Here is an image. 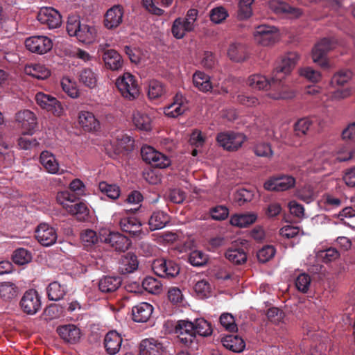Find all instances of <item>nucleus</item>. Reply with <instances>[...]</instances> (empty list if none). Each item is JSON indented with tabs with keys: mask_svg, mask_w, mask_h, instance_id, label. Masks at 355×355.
<instances>
[{
	"mask_svg": "<svg viewBox=\"0 0 355 355\" xmlns=\"http://www.w3.org/2000/svg\"><path fill=\"white\" fill-rule=\"evenodd\" d=\"M299 55L296 52H288L277 62L270 79L260 74H254L248 78V84L259 90L270 89L268 93L271 98L289 99L295 93L284 82L286 75L289 74L297 64Z\"/></svg>",
	"mask_w": 355,
	"mask_h": 355,
	"instance_id": "1",
	"label": "nucleus"
},
{
	"mask_svg": "<svg viewBox=\"0 0 355 355\" xmlns=\"http://www.w3.org/2000/svg\"><path fill=\"white\" fill-rule=\"evenodd\" d=\"M212 334L211 324L203 318H198L195 322L187 320H179V342L187 346L191 344L196 334L207 337Z\"/></svg>",
	"mask_w": 355,
	"mask_h": 355,
	"instance_id": "2",
	"label": "nucleus"
},
{
	"mask_svg": "<svg viewBox=\"0 0 355 355\" xmlns=\"http://www.w3.org/2000/svg\"><path fill=\"white\" fill-rule=\"evenodd\" d=\"M67 31L70 36H76L80 42L89 43L95 37L96 30L94 26L81 24L77 16L68 18Z\"/></svg>",
	"mask_w": 355,
	"mask_h": 355,
	"instance_id": "3",
	"label": "nucleus"
},
{
	"mask_svg": "<svg viewBox=\"0 0 355 355\" xmlns=\"http://www.w3.org/2000/svg\"><path fill=\"white\" fill-rule=\"evenodd\" d=\"M337 41L335 38L324 37L318 42L312 50V58L315 63L322 67H327L328 62L327 54L329 51L336 48Z\"/></svg>",
	"mask_w": 355,
	"mask_h": 355,
	"instance_id": "4",
	"label": "nucleus"
},
{
	"mask_svg": "<svg viewBox=\"0 0 355 355\" xmlns=\"http://www.w3.org/2000/svg\"><path fill=\"white\" fill-rule=\"evenodd\" d=\"M218 144L228 151L237 150L246 139L245 135L234 131L219 132L216 136Z\"/></svg>",
	"mask_w": 355,
	"mask_h": 355,
	"instance_id": "5",
	"label": "nucleus"
},
{
	"mask_svg": "<svg viewBox=\"0 0 355 355\" xmlns=\"http://www.w3.org/2000/svg\"><path fill=\"white\" fill-rule=\"evenodd\" d=\"M296 179L288 174H277L269 178L264 183L266 190L270 191H285L295 187Z\"/></svg>",
	"mask_w": 355,
	"mask_h": 355,
	"instance_id": "6",
	"label": "nucleus"
},
{
	"mask_svg": "<svg viewBox=\"0 0 355 355\" xmlns=\"http://www.w3.org/2000/svg\"><path fill=\"white\" fill-rule=\"evenodd\" d=\"M253 35L256 42L263 46H272L279 39L277 28L275 26L266 24L257 26Z\"/></svg>",
	"mask_w": 355,
	"mask_h": 355,
	"instance_id": "7",
	"label": "nucleus"
},
{
	"mask_svg": "<svg viewBox=\"0 0 355 355\" xmlns=\"http://www.w3.org/2000/svg\"><path fill=\"white\" fill-rule=\"evenodd\" d=\"M116 85L121 95L128 100H133L139 96V89L135 77L129 73H125L118 78Z\"/></svg>",
	"mask_w": 355,
	"mask_h": 355,
	"instance_id": "8",
	"label": "nucleus"
},
{
	"mask_svg": "<svg viewBox=\"0 0 355 355\" xmlns=\"http://www.w3.org/2000/svg\"><path fill=\"white\" fill-rule=\"evenodd\" d=\"M38 21L50 29L59 27L62 24V17L59 12L51 7L40 8L37 14Z\"/></svg>",
	"mask_w": 355,
	"mask_h": 355,
	"instance_id": "9",
	"label": "nucleus"
},
{
	"mask_svg": "<svg viewBox=\"0 0 355 355\" xmlns=\"http://www.w3.org/2000/svg\"><path fill=\"white\" fill-rule=\"evenodd\" d=\"M23 311L28 315L35 314L41 307L40 297L35 290L27 291L20 301Z\"/></svg>",
	"mask_w": 355,
	"mask_h": 355,
	"instance_id": "10",
	"label": "nucleus"
},
{
	"mask_svg": "<svg viewBox=\"0 0 355 355\" xmlns=\"http://www.w3.org/2000/svg\"><path fill=\"white\" fill-rule=\"evenodd\" d=\"M101 242L109 244L115 251L125 252L131 245V241L125 236L119 232H109L101 236Z\"/></svg>",
	"mask_w": 355,
	"mask_h": 355,
	"instance_id": "11",
	"label": "nucleus"
},
{
	"mask_svg": "<svg viewBox=\"0 0 355 355\" xmlns=\"http://www.w3.org/2000/svg\"><path fill=\"white\" fill-rule=\"evenodd\" d=\"M25 45L28 50L38 54H44L52 49L51 40L46 36H33L27 38Z\"/></svg>",
	"mask_w": 355,
	"mask_h": 355,
	"instance_id": "12",
	"label": "nucleus"
},
{
	"mask_svg": "<svg viewBox=\"0 0 355 355\" xmlns=\"http://www.w3.org/2000/svg\"><path fill=\"white\" fill-rule=\"evenodd\" d=\"M35 100L42 108L51 112L54 115L60 116L63 112L61 103L51 95L39 92L35 96Z\"/></svg>",
	"mask_w": 355,
	"mask_h": 355,
	"instance_id": "13",
	"label": "nucleus"
},
{
	"mask_svg": "<svg viewBox=\"0 0 355 355\" xmlns=\"http://www.w3.org/2000/svg\"><path fill=\"white\" fill-rule=\"evenodd\" d=\"M35 237L41 245L50 246L56 242L58 236L53 227L46 223H42L35 230Z\"/></svg>",
	"mask_w": 355,
	"mask_h": 355,
	"instance_id": "14",
	"label": "nucleus"
},
{
	"mask_svg": "<svg viewBox=\"0 0 355 355\" xmlns=\"http://www.w3.org/2000/svg\"><path fill=\"white\" fill-rule=\"evenodd\" d=\"M124 10L121 5H114L105 14L104 26L107 29L117 28L123 21Z\"/></svg>",
	"mask_w": 355,
	"mask_h": 355,
	"instance_id": "15",
	"label": "nucleus"
},
{
	"mask_svg": "<svg viewBox=\"0 0 355 355\" xmlns=\"http://www.w3.org/2000/svg\"><path fill=\"white\" fill-rule=\"evenodd\" d=\"M164 352L171 354L167 347L154 338L143 340L139 345V355H162Z\"/></svg>",
	"mask_w": 355,
	"mask_h": 355,
	"instance_id": "16",
	"label": "nucleus"
},
{
	"mask_svg": "<svg viewBox=\"0 0 355 355\" xmlns=\"http://www.w3.org/2000/svg\"><path fill=\"white\" fill-rule=\"evenodd\" d=\"M119 224L121 230L133 238L139 239L145 235L142 231L141 223L135 217L123 218L120 220Z\"/></svg>",
	"mask_w": 355,
	"mask_h": 355,
	"instance_id": "17",
	"label": "nucleus"
},
{
	"mask_svg": "<svg viewBox=\"0 0 355 355\" xmlns=\"http://www.w3.org/2000/svg\"><path fill=\"white\" fill-rule=\"evenodd\" d=\"M153 269L157 275L168 279H173L178 275L177 263L171 260H157L153 264Z\"/></svg>",
	"mask_w": 355,
	"mask_h": 355,
	"instance_id": "18",
	"label": "nucleus"
},
{
	"mask_svg": "<svg viewBox=\"0 0 355 355\" xmlns=\"http://www.w3.org/2000/svg\"><path fill=\"white\" fill-rule=\"evenodd\" d=\"M16 121L21 124L24 132L31 135L37 126L36 117L33 112L26 110L16 114Z\"/></svg>",
	"mask_w": 355,
	"mask_h": 355,
	"instance_id": "19",
	"label": "nucleus"
},
{
	"mask_svg": "<svg viewBox=\"0 0 355 355\" xmlns=\"http://www.w3.org/2000/svg\"><path fill=\"white\" fill-rule=\"evenodd\" d=\"M57 332L62 340L71 344L76 343L80 338V329L71 324L58 327Z\"/></svg>",
	"mask_w": 355,
	"mask_h": 355,
	"instance_id": "20",
	"label": "nucleus"
},
{
	"mask_svg": "<svg viewBox=\"0 0 355 355\" xmlns=\"http://www.w3.org/2000/svg\"><path fill=\"white\" fill-rule=\"evenodd\" d=\"M153 306L147 302H141L132 309V319L137 322H146L153 313Z\"/></svg>",
	"mask_w": 355,
	"mask_h": 355,
	"instance_id": "21",
	"label": "nucleus"
},
{
	"mask_svg": "<svg viewBox=\"0 0 355 355\" xmlns=\"http://www.w3.org/2000/svg\"><path fill=\"white\" fill-rule=\"evenodd\" d=\"M64 209L80 221H85L89 217V210L84 202H78L73 204L64 202Z\"/></svg>",
	"mask_w": 355,
	"mask_h": 355,
	"instance_id": "22",
	"label": "nucleus"
},
{
	"mask_svg": "<svg viewBox=\"0 0 355 355\" xmlns=\"http://www.w3.org/2000/svg\"><path fill=\"white\" fill-rule=\"evenodd\" d=\"M121 343L122 338L116 331H110L105 335L104 345L108 354H116L119 351Z\"/></svg>",
	"mask_w": 355,
	"mask_h": 355,
	"instance_id": "23",
	"label": "nucleus"
},
{
	"mask_svg": "<svg viewBox=\"0 0 355 355\" xmlns=\"http://www.w3.org/2000/svg\"><path fill=\"white\" fill-rule=\"evenodd\" d=\"M119 265V272L123 275H126L133 272L137 269L139 261L135 254L129 252L121 257Z\"/></svg>",
	"mask_w": 355,
	"mask_h": 355,
	"instance_id": "24",
	"label": "nucleus"
},
{
	"mask_svg": "<svg viewBox=\"0 0 355 355\" xmlns=\"http://www.w3.org/2000/svg\"><path fill=\"white\" fill-rule=\"evenodd\" d=\"M40 161L41 164L49 173H62L63 171L60 172L59 164L54 155L51 153L47 150L42 152L40 157Z\"/></svg>",
	"mask_w": 355,
	"mask_h": 355,
	"instance_id": "25",
	"label": "nucleus"
},
{
	"mask_svg": "<svg viewBox=\"0 0 355 355\" xmlns=\"http://www.w3.org/2000/svg\"><path fill=\"white\" fill-rule=\"evenodd\" d=\"M198 13V10L191 8L188 10L186 17L183 19L182 22L180 21V18L179 17V31L180 29L184 32H191L193 31L196 26ZM184 35V33L180 34L179 33V40L182 38Z\"/></svg>",
	"mask_w": 355,
	"mask_h": 355,
	"instance_id": "26",
	"label": "nucleus"
},
{
	"mask_svg": "<svg viewBox=\"0 0 355 355\" xmlns=\"http://www.w3.org/2000/svg\"><path fill=\"white\" fill-rule=\"evenodd\" d=\"M318 123L316 117H306L299 119L294 125V131L297 136L305 135L309 130L314 129Z\"/></svg>",
	"mask_w": 355,
	"mask_h": 355,
	"instance_id": "27",
	"label": "nucleus"
},
{
	"mask_svg": "<svg viewBox=\"0 0 355 355\" xmlns=\"http://www.w3.org/2000/svg\"><path fill=\"white\" fill-rule=\"evenodd\" d=\"M121 284L119 277L105 276L98 282V288L102 293H109L116 291Z\"/></svg>",
	"mask_w": 355,
	"mask_h": 355,
	"instance_id": "28",
	"label": "nucleus"
},
{
	"mask_svg": "<svg viewBox=\"0 0 355 355\" xmlns=\"http://www.w3.org/2000/svg\"><path fill=\"white\" fill-rule=\"evenodd\" d=\"M227 55L234 62H243L248 57L246 46L241 43H232L227 49Z\"/></svg>",
	"mask_w": 355,
	"mask_h": 355,
	"instance_id": "29",
	"label": "nucleus"
},
{
	"mask_svg": "<svg viewBox=\"0 0 355 355\" xmlns=\"http://www.w3.org/2000/svg\"><path fill=\"white\" fill-rule=\"evenodd\" d=\"M221 341L226 349L234 352H241L245 346L244 340L237 335H226Z\"/></svg>",
	"mask_w": 355,
	"mask_h": 355,
	"instance_id": "30",
	"label": "nucleus"
},
{
	"mask_svg": "<svg viewBox=\"0 0 355 355\" xmlns=\"http://www.w3.org/2000/svg\"><path fill=\"white\" fill-rule=\"evenodd\" d=\"M78 119L80 125L85 131H95L99 128V123L92 112L81 111Z\"/></svg>",
	"mask_w": 355,
	"mask_h": 355,
	"instance_id": "31",
	"label": "nucleus"
},
{
	"mask_svg": "<svg viewBox=\"0 0 355 355\" xmlns=\"http://www.w3.org/2000/svg\"><path fill=\"white\" fill-rule=\"evenodd\" d=\"M103 59L105 66L112 70H118L122 67L121 57L115 50L107 49L104 51Z\"/></svg>",
	"mask_w": 355,
	"mask_h": 355,
	"instance_id": "32",
	"label": "nucleus"
},
{
	"mask_svg": "<svg viewBox=\"0 0 355 355\" xmlns=\"http://www.w3.org/2000/svg\"><path fill=\"white\" fill-rule=\"evenodd\" d=\"M169 220V216L164 211H154L148 220L149 228L151 231L162 229Z\"/></svg>",
	"mask_w": 355,
	"mask_h": 355,
	"instance_id": "33",
	"label": "nucleus"
},
{
	"mask_svg": "<svg viewBox=\"0 0 355 355\" xmlns=\"http://www.w3.org/2000/svg\"><path fill=\"white\" fill-rule=\"evenodd\" d=\"M257 215L254 213L235 214L230 218V224L241 228L247 227L256 222Z\"/></svg>",
	"mask_w": 355,
	"mask_h": 355,
	"instance_id": "34",
	"label": "nucleus"
},
{
	"mask_svg": "<svg viewBox=\"0 0 355 355\" xmlns=\"http://www.w3.org/2000/svg\"><path fill=\"white\" fill-rule=\"evenodd\" d=\"M270 6L277 13H287L295 17H299L302 15V10L300 8L293 7L284 1H273L270 3Z\"/></svg>",
	"mask_w": 355,
	"mask_h": 355,
	"instance_id": "35",
	"label": "nucleus"
},
{
	"mask_svg": "<svg viewBox=\"0 0 355 355\" xmlns=\"http://www.w3.org/2000/svg\"><path fill=\"white\" fill-rule=\"evenodd\" d=\"M353 73L349 69H340L331 77L330 85L332 87H343L352 78Z\"/></svg>",
	"mask_w": 355,
	"mask_h": 355,
	"instance_id": "36",
	"label": "nucleus"
},
{
	"mask_svg": "<svg viewBox=\"0 0 355 355\" xmlns=\"http://www.w3.org/2000/svg\"><path fill=\"white\" fill-rule=\"evenodd\" d=\"M193 82L196 87L204 92L211 91L213 88L209 76L202 71L193 74Z\"/></svg>",
	"mask_w": 355,
	"mask_h": 355,
	"instance_id": "37",
	"label": "nucleus"
},
{
	"mask_svg": "<svg viewBox=\"0 0 355 355\" xmlns=\"http://www.w3.org/2000/svg\"><path fill=\"white\" fill-rule=\"evenodd\" d=\"M67 288L65 285L60 284L58 282L55 281L47 287V295L50 300L58 301L64 297L66 295Z\"/></svg>",
	"mask_w": 355,
	"mask_h": 355,
	"instance_id": "38",
	"label": "nucleus"
},
{
	"mask_svg": "<svg viewBox=\"0 0 355 355\" xmlns=\"http://www.w3.org/2000/svg\"><path fill=\"white\" fill-rule=\"evenodd\" d=\"M225 257L232 263L240 265L247 261V255L243 249L230 248L225 252Z\"/></svg>",
	"mask_w": 355,
	"mask_h": 355,
	"instance_id": "39",
	"label": "nucleus"
},
{
	"mask_svg": "<svg viewBox=\"0 0 355 355\" xmlns=\"http://www.w3.org/2000/svg\"><path fill=\"white\" fill-rule=\"evenodd\" d=\"M132 122L139 130L148 131L151 129L150 118L146 114L139 112H135L132 116Z\"/></svg>",
	"mask_w": 355,
	"mask_h": 355,
	"instance_id": "40",
	"label": "nucleus"
},
{
	"mask_svg": "<svg viewBox=\"0 0 355 355\" xmlns=\"http://www.w3.org/2000/svg\"><path fill=\"white\" fill-rule=\"evenodd\" d=\"M102 235H105V234L98 235L95 231L87 229L82 232L80 239L85 248H90L96 244L99 241H101V236Z\"/></svg>",
	"mask_w": 355,
	"mask_h": 355,
	"instance_id": "41",
	"label": "nucleus"
},
{
	"mask_svg": "<svg viewBox=\"0 0 355 355\" xmlns=\"http://www.w3.org/2000/svg\"><path fill=\"white\" fill-rule=\"evenodd\" d=\"M18 295V288L11 282L0 284V297L4 300H10Z\"/></svg>",
	"mask_w": 355,
	"mask_h": 355,
	"instance_id": "42",
	"label": "nucleus"
},
{
	"mask_svg": "<svg viewBox=\"0 0 355 355\" xmlns=\"http://www.w3.org/2000/svg\"><path fill=\"white\" fill-rule=\"evenodd\" d=\"M27 74L40 80H44L50 76L49 70L42 64H33L26 67Z\"/></svg>",
	"mask_w": 355,
	"mask_h": 355,
	"instance_id": "43",
	"label": "nucleus"
},
{
	"mask_svg": "<svg viewBox=\"0 0 355 355\" xmlns=\"http://www.w3.org/2000/svg\"><path fill=\"white\" fill-rule=\"evenodd\" d=\"M134 147V140L127 135L118 136L116 139V153H120L123 150L131 151Z\"/></svg>",
	"mask_w": 355,
	"mask_h": 355,
	"instance_id": "44",
	"label": "nucleus"
},
{
	"mask_svg": "<svg viewBox=\"0 0 355 355\" xmlns=\"http://www.w3.org/2000/svg\"><path fill=\"white\" fill-rule=\"evenodd\" d=\"M142 286L146 291L153 294H158L162 290L161 282L152 277L145 278L142 282Z\"/></svg>",
	"mask_w": 355,
	"mask_h": 355,
	"instance_id": "45",
	"label": "nucleus"
},
{
	"mask_svg": "<svg viewBox=\"0 0 355 355\" xmlns=\"http://www.w3.org/2000/svg\"><path fill=\"white\" fill-rule=\"evenodd\" d=\"M79 79L85 86L90 88L94 87L97 82L96 74L90 69L82 70Z\"/></svg>",
	"mask_w": 355,
	"mask_h": 355,
	"instance_id": "46",
	"label": "nucleus"
},
{
	"mask_svg": "<svg viewBox=\"0 0 355 355\" xmlns=\"http://www.w3.org/2000/svg\"><path fill=\"white\" fill-rule=\"evenodd\" d=\"M300 76L305 78L310 82L318 83L321 80V73L311 67H304L299 69Z\"/></svg>",
	"mask_w": 355,
	"mask_h": 355,
	"instance_id": "47",
	"label": "nucleus"
},
{
	"mask_svg": "<svg viewBox=\"0 0 355 355\" xmlns=\"http://www.w3.org/2000/svg\"><path fill=\"white\" fill-rule=\"evenodd\" d=\"M311 282V277L306 273L300 274L295 281V287L300 292L306 293Z\"/></svg>",
	"mask_w": 355,
	"mask_h": 355,
	"instance_id": "48",
	"label": "nucleus"
},
{
	"mask_svg": "<svg viewBox=\"0 0 355 355\" xmlns=\"http://www.w3.org/2000/svg\"><path fill=\"white\" fill-rule=\"evenodd\" d=\"M100 191L106 194L111 199H116L120 196L119 187L116 184H110L105 182L99 183Z\"/></svg>",
	"mask_w": 355,
	"mask_h": 355,
	"instance_id": "49",
	"label": "nucleus"
},
{
	"mask_svg": "<svg viewBox=\"0 0 355 355\" xmlns=\"http://www.w3.org/2000/svg\"><path fill=\"white\" fill-rule=\"evenodd\" d=\"M189 262L193 266H202L207 262V255L201 251L194 250L188 255Z\"/></svg>",
	"mask_w": 355,
	"mask_h": 355,
	"instance_id": "50",
	"label": "nucleus"
},
{
	"mask_svg": "<svg viewBox=\"0 0 355 355\" xmlns=\"http://www.w3.org/2000/svg\"><path fill=\"white\" fill-rule=\"evenodd\" d=\"M295 196L306 203H310L314 200V191L310 186H304L295 191Z\"/></svg>",
	"mask_w": 355,
	"mask_h": 355,
	"instance_id": "51",
	"label": "nucleus"
},
{
	"mask_svg": "<svg viewBox=\"0 0 355 355\" xmlns=\"http://www.w3.org/2000/svg\"><path fill=\"white\" fill-rule=\"evenodd\" d=\"M210 19L215 24H220L229 16L227 10L223 6L214 8L210 11Z\"/></svg>",
	"mask_w": 355,
	"mask_h": 355,
	"instance_id": "52",
	"label": "nucleus"
},
{
	"mask_svg": "<svg viewBox=\"0 0 355 355\" xmlns=\"http://www.w3.org/2000/svg\"><path fill=\"white\" fill-rule=\"evenodd\" d=\"M31 260V253L26 249L19 248L14 252L12 261L18 265H24Z\"/></svg>",
	"mask_w": 355,
	"mask_h": 355,
	"instance_id": "53",
	"label": "nucleus"
},
{
	"mask_svg": "<svg viewBox=\"0 0 355 355\" xmlns=\"http://www.w3.org/2000/svg\"><path fill=\"white\" fill-rule=\"evenodd\" d=\"M219 320L220 324L228 331L235 332L237 331V325L232 314L224 313L220 316Z\"/></svg>",
	"mask_w": 355,
	"mask_h": 355,
	"instance_id": "54",
	"label": "nucleus"
},
{
	"mask_svg": "<svg viewBox=\"0 0 355 355\" xmlns=\"http://www.w3.org/2000/svg\"><path fill=\"white\" fill-rule=\"evenodd\" d=\"M276 250L272 245H265L257 254L259 262L266 263L275 254Z\"/></svg>",
	"mask_w": 355,
	"mask_h": 355,
	"instance_id": "55",
	"label": "nucleus"
},
{
	"mask_svg": "<svg viewBox=\"0 0 355 355\" xmlns=\"http://www.w3.org/2000/svg\"><path fill=\"white\" fill-rule=\"evenodd\" d=\"M318 257L325 263L331 262L340 257V253L335 248H329L324 250L320 251Z\"/></svg>",
	"mask_w": 355,
	"mask_h": 355,
	"instance_id": "56",
	"label": "nucleus"
},
{
	"mask_svg": "<svg viewBox=\"0 0 355 355\" xmlns=\"http://www.w3.org/2000/svg\"><path fill=\"white\" fill-rule=\"evenodd\" d=\"M253 196L252 191L245 189H240L234 194V200L241 206L247 202L251 201Z\"/></svg>",
	"mask_w": 355,
	"mask_h": 355,
	"instance_id": "57",
	"label": "nucleus"
},
{
	"mask_svg": "<svg viewBox=\"0 0 355 355\" xmlns=\"http://www.w3.org/2000/svg\"><path fill=\"white\" fill-rule=\"evenodd\" d=\"M200 63L206 69H213L217 65L218 61L214 53L211 51H205Z\"/></svg>",
	"mask_w": 355,
	"mask_h": 355,
	"instance_id": "58",
	"label": "nucleus"
},
{
	"mask_svg": "<svg viewBox=\"0 0 355 355\" xmlns=\"http://www.w3.org/2000/svg\"><path fill=\"white\" fill-rule=\"evenodd\" d=\"M254 152L259 157H271L273 155L271 146L267 143L257 144L254 148Z\"/></svg>",
	"mask_w": 355,
	"mask_h": 355,
	"instance_id": "59",
	"label": "nucleus"
},
{
	"mask_svg": "<svg viewBox=\"0 0 355 355\" xmlns=\"http://www.w3.org/2000/svg\"><path fill=\"white\" fill-rule=\"evenodd\" d=\"M167 298L168 302L166 304V311H167V308H169V306H171L175 309V311L171 312L168 311L169 314L175 313L178 308V288L172 287L169 288Z\"/></svg>",
	"mask_w": 355,
	"mask_h": 355,
	"instance_id": "60",
	"label": "nucleus"
},
{
	"mask_svg": "<svg viewBox=\"0 0 355 355\" xmlns=\"http://www.w3.org/2000/svg\"><path fill=\"white\" fill-rule=\"evenodd\" d=\"M236 101L247 107H255L259 104V99L254 96H248L243 94H238Z\"/></svg>",
	"mask_w": 355,
	"mask_h": 355,
	"instance_id": "61",
	"label": "nucleus"
},
{
	"mask_svg": "<svg viewBox=\"0 0 355 355\" xmlns=\"http://www.w3.org/2000/svg\"><path fill=\"white\" fill-rule=\"evenodd\" d=\"M229 214L228 209L225 206H216L211 209V216L214 220H225Z\"/></svg>",
	"mask_w": 355,
	"mask_h": 355,
	"instance_id": "62",
	"label": "nucleus"
},
{
	"mask_svg": "<svg viewBox=\"0 0 355 355\" xmlns=\"http://www.w3.org/2000/svg\"><path fill=\"white\" fill-rule=\"evenodd\" d=\"M62 89L71 98L78 96V91L69 78H63L61 82Z\"/></svg>",
	"mask_w": 355,
	"mask_h": 355,
	"instance_id": "63",
	"label": "nucleus"
},
{
	"mask_svg": "<svg viewBox=\"0 0 355 355\" xmlns=\"http://www.w3.org/2000/svg\"><path fill=\"white\" fill-rule=\"evenodd\" d=\"M141 155L143 160L148 164H150V162L153 160V157H155V156H159L158 155V151L155 150L153 148L148 146H143L141 148Z\"/></svg>",
	"mask_w": 355,
	"mask_h": 355,
	"instance_id": "64",
	"label": "nucleus"
}]
</instances>
